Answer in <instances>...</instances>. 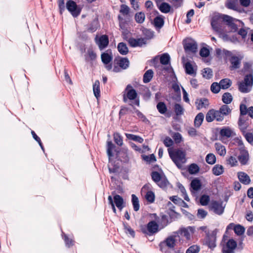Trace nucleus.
Listing matches in <instances>:
<instances>
[{
    "label": "nucleus",
    "mask_w": 253,
    "mask_h": 253,
    "mask_svg": "<svg viewBox=\"0 0 253 253\" xmlns=\"http://www.w3.org/2000/svg\"><path fill=\"white\" fill-rule=\"evenodd\" d=\"M220 136L224 137H231L235 135L234 130L229 127H224L220 129L219 132Z\"/></svg>",
    "instance_id": "f3484780"
},
{
    "label": "nucleus",
    "mask_w": 253,
    "mask_h": 253,
    "mask_svg": "<svg viewBox=\"0 0 253 253\" xmlns=\"http://www.w3.org/2000/svg\"><path fill=\"white\" fill-rule=\"evenodd\" d=\"M237 242L234 239L231 238L222 245V253H235L237 248Z\"/></svg>",
    "instance_id": "6e6552de"
},
{
    "label": "nucleus",
    "mask_w": 253,
    "mask_h": 253,
    "mask_svg": "<svg viewBox=\"0 0 253 253\" xmlns=\"http://www.w3.org/2000/svg\"><path fill=\"white\" fill-rule=\"evenodd\" d=\"M214 110H210L206 114V120L208 122H211L215 120Z\"/></svg>",
    "instance_id": "a19ab883"
},
{
    "label": "nucleus",
    "mask_w": 253,
    "mask_h": 253,
    "mask_svg": "<svg viewBox=\"0 0 253 253\" xmlns=\"http://www.w3.org/2000/svg\"><path fill=\"white\" fill-rule=\"evenodd\" d=\"M240 154L238 156L239 161L242 165H246L249 159L248 152L245 149H242V148L240 149Z\"/></svg>",
    "instance_id": "dca6fc26"
},
{
    "label": "nucleus",
    "mask_w": 253,
    "mask_h": 253,
    "mask_svg": "<svg viewBox=\"0 0 253 253\" xmlns=\"http://www.w3.org/2000/svg\"><path fill=\"white\" fill-rule=\"evenodd\" d=\"M62 238L64 240L65 245L67 247L70 248L74 246L75 242L72 239H70L68 236L63 232H62Z\"/></svg>",
    "instance_id": "7c9ffc66"
},
{
    "label": "nucleus",
    "mask_w": 253,
    "mask_h": 253,
    "mask_svg": "<svg viewBox=\"0 0 253 253\" xmlns=\"http://www.w3.org/2000/svg\"><path fill=\"white\" fill-rule=\"evenodd\" d=\"M203 77L206 79H211L212 77V71L211 69L207 68L203 70Z\"/></svg>",
    "instance_id": "3c124183"
},
{
    "label": "nucleus",
    "mask_w": 253,
    "mask_h": 253,
    "mask_svg": "<svg viewBox=\"0 0 253 253\" xmlns=\"http://www.w3.org/2000/svg\"><path fill=\"white\" fill-rule=\"evenodd\" d=\"M215 149L217 153L221 156H224L226 153V149L223 145L220 143H215L214 144Z\"/></svg>",
    "instance_id": "b1692460"
},
{
    "label": "nucleus",
    "mask_w": 253,
    "mask_h": 253,
    "mask_svg": "<svg viewBox=\"0 0 253 253\" xmlns=\"http://www.w3.org/2000/svg\"><path fill=\"white\" fill-rule=\"evenodd\" d=\"M222 201H212L211 204V208L213 210L215 213L221 215L224 212V207L222 206Z\"/></svg>",
    "instance_id": "ddd939ff"
},
{
    "label": "nucleus",
    "mask_w": 253,
    "mask_h": 253,
    "mask_svg": "<svg viewBox=\"0 0 253 253\" xmlns=\"http://www.w3.org/2000/svg\"><path fill=\"white\" fill-rule=\"evenodd\" d=\"M212 171L213 174H222L223 172V168L221 165H216L213 169Z\"/></svg>",
    "instance_id": "4d7b16f0"
},
{
    "label": "nucleus",
    "mask_w": 253,
    "mask_h": 253,
    "mask_svg": "<svg viewBox=\"0 0 253 253\" xmlns=\"http://www.w3.org/2000/svg\"><path fill=\"white\" fill-rule=\"evenodd\" d=\"M101 60L105 64H108L112 59L111 51L107 50L106 52L103 53L101 56Z\"/></svg>",
    "instance_id": "5701e85b"
},
{
    "label": "nucleus",
    "mask_w": 253,
    "mask_h": 253,
    "mask_svg": "<svg viewBox=\"0 0 253 253\" xmlns=\"http://www.w3.org/2000/svg\"><path fill=\"white\" fill-rule=\"evenodd\" d=\"M131 202L134 211H137L139 210L140 205L138 198L135 194L131 195Z\"/></svg>",
    "instance_id": "bb28decb"
},
{
    "label": "nucleus",
    "mask_w": 253,
    "mask_h": 253,
    "mask_svg": "<svg viewBox=\"0 0 253 253\" xmlns=\"http://www.w3.org/2000/svg\"><path fill=\"white\" fill-rule=\"evenodd\" d=\"M234 231L237 236H244V234L245 232V228L244 226L238 224L236 225Z\"/></svg>",
    "instance_id": "a878e982"
},
{
    "label": "nucleus",
    "mask_w": 253,
    "mask_h": 253,
    "mask_svg": "<svg viewBox=\"0 0 253 253\" xmlns=\"http://www.w3.org/2000/svg\"><path fill=\"white\" fill-rule=\"evenodd\" d=\"M157 222L159 224V228L161 230V229L166 227L171 222L170 221H169L168 216L167 215L164 214L163 213H161L160 214L159 219H158Z\"/></svg>",
    "instance_id": "2eb2a0df"
},
{
    "label": "nucleus",
    "mask_w": 253,
    "mask_h": 253,
    "mask_svg": "<svg viewBox=\"0 0 253 253\" xmlns=\"http://www.w3.org/2000/svg\"><path fill=\"white\" fill-rule=\"evenodd\" d=\"M118 50L122 55H126L128 52L126 44L124 42H120L118 45Z\"/></svg>",
    "instance_id": "cd10ccee"
},
{
    "label": "nucleus",
    "mask_w": 253,
    "mask_h": 253,
    "mask_svg": "<svg viewBox=\"0 0 253 253\" xmlns=\"http://www.w3.org/2000/svg\"><path fill=\"white\" fill-rule=\"evenodd\" d=\"M115 148V145L111 141L107 142V155L109 157V159H110L111 157L112 156V151Z\"/></svg>",
    "instance_id": "8fccbe9b"
},
{
    "label": "nucleus",
    "mask_w": 253,
    "mask_h": 253,
    "mask_svg": "<svg viewBox=\"0 0 253 253\" xmlns=\"http://www.w3.org/2000/svg\"><path fill=\"white\" fill-rule=\"evenodd\" d=\"M143 159L147 162L149 163L155 162L156 161V157L154 154L148 156H144Z\"/></svg>",
    "instance_id": "e2e57ef3"
},
{
    "label": "nucleus",
    "mask_w": 253,
    "mask_h": 253,
    "mask_svg": "<svg viewBox=\"0 0 253 253\" xmlns=\"http://www.w3.org/2000/svg\"><path fill=\"white\" fill-rule=\"evenodd\" d=\"M204 119V115L202 113H199L196 116L194 120V126L196 127H199L202 125Z\"/></svg>",
    "instance_id": "393cba45"
},
{
    "label": "nucleus",
    "mask_w": 253,
    "mask_h": 253,
    "mask_svg": "<svg viewBox=\"0 0 253 253\" xmlns=\"http://www.w3.org/2000/svg\"><path fill=\"white\" fill-rule=\"evenodd\" d=\"M93 93L96 98L100 96V83L98 81H95L93 85Z\"/></svg>",
    "instance_id": "2f4dec72"
},
{
    "label": "nucleus",
    "mask_w": 253,
    "mask_h": 253,
    "mask_svg": "<svg viewBox=\"0 0 253 253\" xmlns=\"http://www.w3.org/2000/svg\"><path fill=\"white\" fill-rule=\"evenodd\" d=\"M157 108L159 112L162 114H164L167 111V108L166 104L162 102H160L158 103L157 105Z\"/></svg>",
    "instance_id": "a18cd8bd"
},
{
    "label": "nucleus",
    "mask_w": 253,
    "mask_h": 253,
    "mask_svg": "<svg viewBox=\"0 0 253 253\" xmlns=\"http://www.w3.org/2000/svg\"><path fill=\"white\" fill-rule=\"evenodd\" d=\"M225 54V58L228 60L231 65L229 68L231 70H234L240 68L241 64V60L243 58V56L242 55H235L231 51L228 50H224Z\"/></svg>",
    "instance_id": "20e7f679"
},
{
    "label": "nucleus",
    "mask_w": 253,
    "mask_h": 253,
    "mask_svg": "<svg viewBox=\"0 0 253 253\" xmlns=\"http://www.w3.org/2000/svg\"><path fill=\"white\" fill-rule=\"evenodd\" d=\"M160 230L159 224L155 220L150 221L147 224L140 226V232L146 238L155 235Z\"/></svg>",
    "instance_id": "f03ea898"
},
{
    "label": "nucleus",
    "mask_w": 253,
    "mask_h": 253,
    "mask_svg": "<svg viewBox=\"0 0 253 253\" xmlns=\"http://www.w3.org/2000/svg\"><path fill=\"white\" fill-rule=\"evenodd\" d=\"M214 115H215V120L218 122H221L223 120L224 116L220 113L219 110H214Z\"/></svg>",
    "instance_id": "69168bd1"
},
{
    "label": "nucleus",
    "mask_w": 253,
    "mask_h": 253,
    "mask_svg": "<svg viewBox=\"0 0 253 253\" xmlns=\"http://www.w3.org/2000/svg\"><path fill=\"white\" fill-rule=\"evenodd\" d=\"M202 183L199 178H194L191 180V192L195 197L198 192L201 189Z\"/></svg>",
    "instance_id": "9b49d317"
},
{
    "label": "nucleus",
    "mask_w": 253,
    "mask_h": 253,
    "mask_svg": "<svg viewBox=\"0 0 253 253\" xmlns=\"http://www.w3.org/2000/svg\"><path fill=\"white\" fill-rule=\"evenodd\" d=\"M157 5L160 11L165 13H167L170 11V6L167 2H161V0L157 1Z\"/></svg>",
    "instance_id": "412c9836"
},
{
    "label": "nucleus",
    "mask_w": 253,
    "mask_h": 253,
    "mask_svg": "<svg viewBox=\"0 0 253 253\" xmlns=\"http://www.w3.org/2000/svg\"><path fill=\"white\" fill-rule=\"evenodd\" d=\"M153 71L152 70H147L143 75V82L144 83L150 82L153 77Z\"/></svg>",
    "instance_id": "c85d7f7f"
},
{
    "label": "nucleus",
    "mask_w": 253,
    "mask_h": 253,
    "mask_svg": "<svg viewBox=\"0 0 253 253\" xmlns=\"http://www.w3.org/2000/svg\"><path fill=\"white\" fill-rule=\"evenodd\" d=\"M210 201V196L206 194L202 195L200 198V203L203 206L208 205Z\"/></svg>",
    "instance_id": "e433bc0d"
},
{
    "label": "nucleus",
    "mask_w": 253,
    "mask_h": 253,
    "mask_svg": "<svg viewBox=\"0 0 253 253\" xmlns=\"http://www.w3.org/2000/svg\"><path fill=\"white\" fill-rule=\"evenodd\" d=\"M125 135L126 138L132 140L140 143L143 142V139L139 136L129 133H126Z\"/></svg>",
    "instance_id": "473e14b6"
},
{
    "label": "nucleus",
    "mask_w": 253,
    "mask_h": 253,
    "mask_svg": "<svg viewBox=\"0 0 253 253\" xmlns=\"http://www.w3.org/2000/svg\"><path fill=\"white\" fill-rule=\"evenodd\" d=\"M222 19L224 21L226 22L228 25H229L230 24H231L233 22L239 21V20H238L235 18H233V17H232L230 16L227 15H222Z\"/></svg>",
    "instance_id": "5fc2aeb1"
},
{
    "label": "nucleus",
    "mask_w": 253,
    "mask_h": 253,
    "mask_svg": "<svg viewBox=\"0 0 253 253\" xmlns=\"http://www.w3.org/2000/svg\"><path fill=\"white\" fill-rule=\"evenodd\" d=\"M113 137L115 142L119 146H121L123 144V137L121 136L120 133L118 132L114 133Z\"/></svg>",
    "instance_id": "4c0bfd02"
},
{
    "label": "nucleus",
    "mask_w": 253,
    "mask_h": 253,
    "mask_svg": "<svg viewBox=\"0 0 253 253\" xmlns=\"http://www.w3.org/2000/svg\"><path fill=\"white\" fill-rule=\"evenodd\" d=\"M206 162L209 164H214L216 161L215 156L212 153H210L206 156Z\"/></svg>",
    "instance_id": "09e8293b"
},
{
    "label": "nucleus",
    "mask_w": 253,
    "mask_h": 253,
    "mask_svg": "<svg viewBox=\"0 0 253 253\" xmlns=\"http://www.w3.org/2000/svg\"><path fill=\"white\" fill-rule=\"evenodd\" d=\"M220 85L221 86V88L223 89L228 88L232 84V82L229 79H224L221 80L220 81Z\"/></svg>",
    "instance_id": "72a5a7b5"
},
{
    "label": "nucleus",
    "mask_w": 253,
    "mask_h": 253,
    "mask_svg": "<svg viewBox=\"0 0 253 253\" xmlns=\"http://www.w3.org/2000/svg\"><path fill=\"white\" fill-rule=\"evenodd\" d=\"M123 225L124 227V229L126 234H129L130 236L134 238L135 237V234L134 231L131 228L130 226H129L127 223L123 222Z\"/></svg>",
    "instance_id": "79ce46f5"
},
{
    "label": "nucleus",
    "mask_w": 253,
    "mask_h": 253,
    "mask_svg": "<svg viewBox=\"0 0 253 253\" xmlns=\"http://www.w3.org/2000/svg\"><path fill=\"white\" fill-rule=\"evenodd\" d=\"M174 108L176 115L178 116L182 114L183 112V108L180 105L176 104L174 105Z\"/></svg>",
    "instance_id": "338daca9"
},
{
    "label": "nucleus",
    "mask_w": 253,
    "mask_h": 253,
    "mask_svg": "<svg viewBox=\"0 0 253 253\" xmlns=\"http://www.w3.org/2000/svg\"><path fill=\"white\" fill-rule=\"evenodd\" d=\"M167 214L170 218V222L176 220L180 216V214L175 211L174 210H168Z\"/></svg>",
    "instance_id": "c756f323"
},
{
    "label": "nucleus",
    "mask_w": 253,
    "mask_h": 253,
    "mask_svg": "<svg viewBox=\"0 0 253 253\" xmlns=\"http://www.w3.org/2000/svg\"><path fill=\"white\" fill-rule=\"evenodd\" d=\"M154 23L155 27L157 28H161L164 24V20L162 16H157L154 20Z\"/></svg>",
    "instance_id": "f704fd0d"
},
{
    "label": "nucleus",
    "mask_w": 253,
    "mask_h": 253,
    "mask_svg": "<svg viewBox=\"0 0 253 253\" xmlns=\"http://www.w3.org/2000/svg\"><path fill=\"white\" fill-rule=\"evenodd\" d=\"M182 60L185 69L186 73L187 74H190V62L188 61V57H183Z\"/></svg>",
    "instance_id": "49530a36"
},
{
    "label": "nucleus",
    "mask_w": 253,
    "mask_h": 253,
    "mask_svg": "<svg viewBox=\"0 0 253 253\" xmlns=\"http://www.w3.org/2000/svg\"><path fill=\"white\" fill-rule=\"evenodd\" d=\"M227 163L228 165H229L231 167H234L238 164V161L236 158L233 156H230L227 160Z\"/></svg>",
    "instance_id": "680f3d73"
},
{
    "label": "nucleus",
    "mask_w": 253,
    "mask_h": 253,
    "mask_svg": "<svg viewBox=\"0 0 253 253\" xmlns=\"http://www.w3.org/2000/svg\"><path fill=\"white\" fill-rule=\"evenodd\" d=\"M253 84V77L252 74L246 75L244 80L238 84L239 90L243 93L249 92Z\"/></svg>",
    "instance_id": "0eeeda50"
},
{
    "label": "nucleus",
    "mask_w": 253,
    "mask_h": 253,
    "mask_svg": "<svg viewBox=\"0 0 253 253\" xmlns=\"http://www.w3.org/2000/svg\"><path fill=\"white\" fill-rule=\"evenodd\" d=\"M108 168L110 173H119L120 172V168L119 167L113 166L112 163L109 162Z\"/></svg>",
    "instance_id": "052dcab7"
},
{
    "label": "nucleus",
    "mask_w": 253,
    "mask_h": 253,
    "mask_svg": "<svg viewBox=\"0 0 253 253\" xmlns=\"http://www.w3.org/2000/svg\"><path fill=\"white\" fill-rule=\"evenodd\" d=\"M170 56L168 53H164L160 57V62L163 65H167L169 63Z\"/></svg>",
    "instance_id": "c03bdc74"
},
{
    "label": "nucleus",
    "mask_w": 253,
    "mask_h": 253,
    "mask_svg": "<svg viewBox=\"0 0 253 253\" xmlns=\"http://www.w3.org/2000/svg\"><path fill=\"white\" fill-rule=\"evenodd\" d=\"M184 48L187 54L190 53V42L189 39H186L183 41Z\"/></svg>",
    "instance_id": "774afa93"
},
{
    "label": "nucleus",
    "mask_w": 253,
    "mask_h": 253,
    "mask_svg": "<svg viewBox=\"0 0 253 253\" xmlns=\"http://www.w3.org/2000/svg\"><path fill=\"white\" fill-rule=\"evenodd\" d=\"M145 18V14L142 12L137 13L135 15V20L138 23H142L144 21Z\"/></svg>",
    "instance_id": "864d4df0"
},
{
    "label": "nucleus",
    "mask_w": 253,
    "mask_h": 253,
    "mask_svg": "<svg viewBox=\"0 0 253 253\" xmlns=\"http://www.w3.org/2000/svg\"><path fill=\"white\" fill-rule=\"evenodd\" d=\"M217 229L213 230L211 233H206L205 237L202 240V243L204 246H207L211 251H213L216 247Z\"/></svg>",
    "instance_id": "423d86ee"
},
{
    "label": "nucleus",
    "mask_w": 253,
    "mask_h": 253,
    "mask_svg": "<svg viewBox=\"0 0 253 253\" xmlns=\"http://www.w3.org/2000/svg\"><path fill=\"white\" fill-rule=\"evenodd\" d=\"M145 199L150 203H154L155 199L154 192L151 190L148 191L145 195Z\"/></svg>",
    "instance_id": "c9c22d12"
},
{
    "label": "nucleus",
    "mask_w": 253,
    "mask_h": 253,
    "mask_svg": "<svg viewBox=\"0 0 253 253\" xmlns=\"http://www.w3.org/2000/svg\"><path fill=\"white\" fill-rule=\"evenodd\" d=\"M226 6L229 9L235 10L236 8V1L233 0H228L226 3Z\"/></svg>",
    "instance_id": "0e129e2a"
},
{
    "label": "nucleus",
    "mask_w": 253,
    "mask_h": 253,
    "mask_svg": "<svg viewBox=\"0 0 253 253\" xmlns=\"http://www.w3.org/2000/svg\"><path fill=\"white\" fill-rule=\"evenodd\" d=\"M207 226H201L199 228L197 229V231L196 230L194 226H191V234L194 235L195 236H198L197 235H196V233H198V231L199 230H201L203 232H205L206 233L208 232H209V231H207Z\"/></svg>",
    "instance_id": "de8ad7c7"
},
{
    "label": "nucleus",
    "mask_w": 253,
    "mask_h": 253,
    "mask_svg": "<svg viewBox=\"0 0 253 253\" xmlns=\"http://www.w3.org/2000/svg\"><path fill=\"white\" fill-rule=\"evenodd\" d=\"M129 44L131 46H141L146 44V40L143 38L134 39L130 38L128 40Z\"/></svg>",
    "instance_id": "a211bd4d"
},
{
    "label": "nucleus",
    "mask_w": 253,
    "mask_h": 253,
    "mask_svg": "<svg viewBox=\"0 0 253 253\" xmlns=\"http://www.w3.org/2000/svg\"><path fill=\"white\" fill-rule=\"evenodd\" d=\"M176 238L175 235L173 233L172 235L161 242L159 244L160 250L165 253H171L170 250L173 249L175 246Z\"/></svg>",
    "instance_id": "39448f33"
},
{
    "label": "nucleus",
    "mask_w": 253,
    "mask_h": 253,
    "mask_svg": "<svg viewBox=\"0 0 253 253\" xmlns=\"http://www.w3.org/2000/svg\"><path fill=\"white\" fill-rule=\"evenodd\" d=\"M96 42L100 50L105 48L109 43L108 38L106 35H102L97 40L96 39Z\"/></svg>",
    "instance_id": "4468645a"
},
{
    "label": "nucleus",
    "mask_w": 253,
    "mask_h": 253,
    "mask_svg": "<svg viewBox=\"0 0 253 253\" xmlns=\"http://www.w3.org/2000/svg\"><path fill=\"white\" fill-rule=\"evenodd\" d=\"M119 65L120 66L124 69H126L129 65V61L126 58H122L119 61Z\"/></svg>",
    "instance_id": "6e6d98bb"
},
{
    "label": "nucleus",
    "mask_w": 253,
    "mask_h": 253,
    "mask_svg": "<svg viewBox=\"0 0 253 253\" xmlns=\"http://www.w3.org/2000/svg\"><path fill=\"white\" fill-rule=\"evenodd\" d=\"M66 7L73 16L76 17L79 16L81 12L82 8L78 6L73 0H68L66 3Z\"/></svg>",
    "instance_id": "1a4fd4ad"
},
{
    "label": "nucleus",
    "mask_w": 253,
    "mask_h": 253,
    "mask_svg": "<svg viewBox=\"0 0 253 253\" xmlns=\"http://www.w3.org/2000/svg\"><path fill=\"white\" fill-rule=\"evenodd\" d=\"M222 19V15H215L212 18L211 25L213 30L216 32L219 33L220 32V28L218 24V21L220 19Z\"/></svg>",
    "instance_id": "aec40b11"
},
{
    "label": "nucleus",
    "mask_w": 253,
    "mask_h": 253,
    "mask_svg": "<svg viewBox=\"0 0 253 253\" xmlns=\"http://www.w3.org/2000/svg\"><path fill=\"white\" fill-rule=\"evenodd\" d=\"M241 182L245 185L250 184L251 179L249 175H237Z\"/></svg>",
    "instance_id": "ea45409f"
},
{
    "label": "nucleus",
    "mask_w": 253,
    "mask_h": 253,
    "mask_svg": "<svg viewBox=\"0 0 253 253\" xmlns=\"http://www.w3.org/2000/svg\"><path fill=\"white\" fill-rule=\"evenodd\" d=\"M188 229H190V226H188L186 228L181 227L177 231L173 232L176 237L179 238L180 242L182 240L180 239V237H185L186 240H190V232Z\"/></svg>",
    "instance_id": "f8f14e48"
},
{
    "label": "nucleus",
    "mask_w": 253,
    "mask_h": 253,
    "mask_svg": "<svg viewBox=\"0 0 253 253\" xmlns=\"http://www.w3.org/2000/svg\"><path fill=\"white\" fill-rule=\"evenodd\" d=\"M195 105L197 109L206 108L209 105L208 99L205 98L197 99L195 102Z\"/></svg>",
    "instance_id": "6ab92c4d"
},
{
    "label": "nucleus",
    "mask_w": 253,
    "mask_h": 253,
    "mask_svg": "<svg viewBox=\"0 0 253 253\" xmlns=\"http://www.w3.org/2000/svg\"><path fill=\"white\" fill-rule=\"evenodd\" d=\"M233 98L231 93L229 92L224 93L222 95V100L225 104H229L232 101Z\"/></svg>",
    "instance_id": "37998d69"
},
{
    "label": "nucleus",
    "mask_w": 253,
    "mask_h": 253,
    "mask_svg": "<svg viewBox=\"0 0 253 253\" xmlns=\"http://www.w3.org/2000/svg\"><path fill=\"white\" fill-rule=\"evenodd\" d=\"M129 7L125 5L122 4L121 6V9L120 12L122 13L124 16H127L129 13Z\"/></svg>",
    "instance_id": "bf43d9fd"
},
{
    "label": "nucleus",
    "mask_w": 253,
    "mask_h": 253,
    "mask_svg": "<svg viewBox=\"0 0 253 253\" xmlns=\"http://www.w3.org/2000/svg\"><path fill=\"white\" fill-rule=\"evenodd\" d=\"M126 90L127 91L126 96L130 100H133L137 97V93L136 91L132 88V86L130 84H128Z\"/></svg>",
    "instance_id": "4be33fe9"
},
{
    "label": "nucleus",
    "mask_w": 253,
    "mask_h": 253,
    "mask_svg": "<svg viewBox=\"0 0 253 253\" xmlns=\"http://www.w3.org/2000/svg\"><path fill=\"white\" fill-rule=\"evenodd\" d=\"M152 180L161 188H165L169 184L166 175H151Z\"/></svg>",
    "instance_id": "9d476101"
},
{
    "label": "nucleus",
    "mask_w": 253,
    "mask_h": 253,
    "mask_svg": "<svg viewBox=\"0 0 253 253\" xmlns=\"http://www.w3.org/2000/svg\"><path fill=\"white\" fill-rule=\"evenodd\" d=\"M168 152L170 158L179 168H181L182 164L186 162L185 153L180 149L171 150L168 149Z\"/></svg>",
    "instance_id": "7ed1b4c3"
},
{
    "label": "nucleus",
    "mask_w": 253,
    "mask_h": 253,
    "mask_svg": "<svg viewBox=\"0 0 253 253\" xmlns=\"http://www.w3.org/2000/svg\"><path fill=\"white\" fill-rule=\"evenodd\" d=\"M169 199L175 204L179 205L180 204H183L184 201L177 196H172L169 197Z\"/></svg>",
    "instance_id": "13d9d810"
},
{
    "label": "nucleus",
    "mask_w": 253,
    "mask_h": 253,
    "mask_svg": "<svg viewBox=\"0 0 253 253\" xmlns=\"http://www.w3.org/2000/svg\"><path fill=\"white\" fill-rule=\"evenodd\" d=\"M112 195L113 197L111 195L108 197V204L111 206L113 212L116 213L117 210L115 206L121 211L126 206V203L121 196L116 194L115 191H113Z\"/></svg>",
    "instance_id": "f257e3e1"
},
{
    "label": "nucleus",
    "mask_w": 253,
    "mask_h": 253,
    "mask_svg": "<svg viewBox=\"0 0 253 253\" xmlns=\"http://www.w3.org/2000/svg\"><path fill=\"white\" fill-rule=\"evenodd\" d=\"M220 88H221V86L220 85V83L219 84L217 83H213L211 84V91L214 93H218L220 91Z\"/></svg>",
    "instance_id": "603ef678"
},
{
    "label": "nucleus",
    "mask_w": 253,
    "mask_h": 253,
    "mask_svg": "<svg viewBox=\"0 0 253 253\" xmlns=\"http://www.w3.org/2000/svg\"><path fill=\"white\" fill-rule=\"evenodd\" d=\"M219 110L223 116H227L231 112V109L227 105H223L221 106Z\"/></svg>",
    "instance_id": "58836bf2"
}]
</instances>
